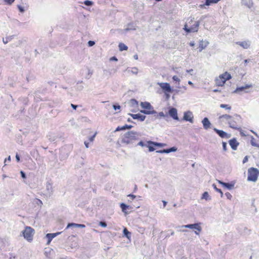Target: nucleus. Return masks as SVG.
<instances>
[{
	"label": "nucleus",
	"mask_w": 259,
	"mask_h": 259,
	"mask_svg": "<svg viewBox=\"0 0 259 259\" xmlns=\"http://www.w3.org/2000/svg\"><path fill=\"white\" fill-rule=\"evenodd\" d=\"M138 135L137 133L133 131H129L125 133L122 137L121 142L126 144H130L132 143L133 140H137Z\"/></svg>",
	"instance_id": "nucleus-1"
},
{
	"label": "nucleus",
	"mask_w": 259,
	"mask_h": 259,
	"mask_svg": "<svg viewBox=\"0 0 259 259\" xmlns=\"http://www.w3.org/2000/svg\"><path fill=\"white\" fill-rule=\"evenodd\" d=\"M141 106L144 110H141V113L149 115L153 113H156V111L154 110L153 107L151 104L148 102H142L141 103Z\"/></svg>",
	"instance_id": "nucleus-2"
},
{
	"label": "nucleus",
	"mask_w": 259,
	"mask_h": 259,
	"mask_svg": "<svg viewBox=\"0 0 259 259\" xmlns=\"http://www.w3.org/2000/svg\"><path fill=\"white\" fill-rule=\"evenodd\" d=\"M241 120L242 118L241 116L238 114H235L234 116H233V118L228 121V124L230 128L236 130H240V128L237 126V124L241 122Z\"/></svg>",
	"instance_id": "nucleus-3"
},
{
	"label": "nucleus",
	"mask_w": 259,
	"mask_h": 259,
	"mask_svg": "<svg viewBox=\"0 0 259 259\" xmlns=\"http://www.w3.org/2000/svg\"><path fill=\"white\" fill-rule=\"evenodd\" d=\"M259 175V170L256 168L250 167L248 169L247 180L256 182Z\"/></svg>",
	"instance_id": "nucleus-4"
},
{
	"label": "nucleus",
	"mask_w": 259,
	"mask_h": 259,
	"mask_svg": "<svg viewBox=\"0 0 259 259\" xmlns=\"http://www.w3.org/2000/svg\"><path fill=\"white\" fill-rule=\"evenodd\" d=\"M25 239L28 241H31L33 239V236L34 234V230L30 227H26L22 232Z\"/></svg>",
	"instance_id": "nucleus-5"
},
{
	"label": "nucleus",
	"mask_w": 259,
	"mask_h": 259,
	"mask_svg": "<svg viewBox=\"0 0 259 259\" xmlns=\"http://www.w3.org/2000/svg\"><path fill=\"white\" fill-rule=\"evenodd\" d=\"M199 24H200L199 21H195L194 24H193L192 25V26L190 28H188L187 25L185 24L184 26V29L187 33L195 32L198 31Z\"/></svg>",
	"instance_id": "nucleus-6"
},
{
	"label": "nucleus",
	"mask_w": 259,
	"mask_h": 259,
	"mask_svg": "<svg viewBox=\"0 0 259 259\" xmlns=\"http://www.w3.org/2000/svg\"><path fill=\"white\" fill-rule=\"evenodd\" d=\"M160 88L165 93H172L174 92V90L170 87L169 83L167 82H161L158 83Z\"/></svg>",
	"instance_id": "nucleus-7"
},
{
	"label": "nucleus",
	"mask_w": 259,
	"mask_h": 259,
	"mask_svg": "<svg viewBox=\"0 0 259 259\" xmlns=\"http://www.w3.org/2000/svg\"><path fill=\"white\" fill-rule=\"evenodd\" d=\"M53 183L51 181H48L46 185V194L49 196H51L54 192Z\"/></svg>",
	"instance_id": "nucleus-8"
},
{
	"label": "nucleus",
	"mask_w": 259,
	"mask_h": 259,
	"mask_svg": "<svg viewBox=\"0 0 259 259\" xmlns=\"http://www.w3.org/2000/svg\"><path fill=\"white\" fill-rule=\"evenodd\" d=\"M182 228H189L191 229H195L198 232H200L202 230L201 227H200L199 224L198 223H195V224H188L186 225H183L181 226Z\"/></svg>",
	"instance_id": "nucleus-9"
},
{
	"label": "nucleus",
	"mask_w": 259,
	"mask_h": 259,
	"mask_svg": "<svg viewBox=\"0 0 259 259\" xmlns=\"http://www.w3.org/2000/svg\"><path fill=\"white\" fill-rule=\"evenodd\" d=\"M183 119L191 123L193 122V115L191 111H188L184 112Z\"/></svg>",
	"instance_id": "nucleus-10"
},
{
	"label": "nucleus",
	"mask_w": 259,
	"mask_h": 259,
	"mask_svg": "<svg viewBox=\"0 0 259 259\" xmlns=\"http://www.w3.org/2000/svg\"><path fill=\"white\" fill-rule=\"evenodd\" d=\"M169 115L174 120H179V118L178 116V112L176 108L174 107H171L168 110Z\"/></svg>",
	"instance_id": "nucleus-11"
},
{
	"label": "nucleus",
	"mask_w": 259,
	"mask_h": 259,
	"mask_svg": "<svg viewBox=\"0 0 259 259\" xmlns=\"http://www.w3.org/2000/svg\"><path fill=\"white\" fill-rule=\"evenodd\" d=\"M128 115L131 116L133 118V119H137L140 121H144L146 117L145 115L141 114L140 113H138V114L128 113Z\"/></svg>",
	"instance_id": "nucleus-12"
},
{
	"label": "nucleus",
	"mask_w": 259,
	"mask_h": 259,
	"mask_svg": "<svg viewBox=\"0 0 259 259\" xmlns=\"http://www.w3.org/2000/svg\"><path fill=\"white\" fill-rule=\"evenodd\" d=\"M218 182L222 186L225 188L228 189V190H232L235 185V183L234 182H231V183H226L220 180H218Z\"/></svg>",
	"instance_id": "nucleus-13"
},
{
	"label": "nucleus",
	"mask_w": 259,
	"mask_h": 259,
	"mask_svg": "<svg viewBox=\"0 0 259 259\" xmlns=\"http://www.w3.org/2000/svg\"><path fill=\"white\" fill-rule=\"evenodd\" d=\"M252 87V85L251 84H246L245 86L237 87L233 93H239L241 92H244L245 93H248V91H246V90Z\"/></svg>",
	"instance_id": "nucleus-14"
},
{
	"label": "nucleus",
	"mask_w": 259,
	"mask_h": 259,
	"mask_svg": "<svg viewBox=\"0 0 259 259\" xmlns=\"http://www.w3.org/2000/svg\"><path fill=\"white\" fill-rule=\"evenodd\" d=\"M228 142L231 148L234 150H236L239 145V143L235 138L230 139Z\"/></svg>",
	"instance_id": "nucleus-15"
},
{
	"label": "nucleus",
	"mask_w": 259,
	"mask_h": 259,
	"mask_svg": "<svg viewBox=\"0 0 259 259\" xmlns=\"http://www.w3.org/2000/svg\"><path fill=\"white\" fill-rule=\"evenodd\" d=\"M201 122L204 129L207 130L211 127V124L207 117H204Z\"/></svg>",
	"instance_id": "nucleus-16"
},
{
	"label": "nucleus",
	"mask_w": 259,
	"mask_h": 259,
	"mask_svg": "<svg viewBox=\"0 0 259 259\" xmlns=\"http://www.w3.org/2000/svg\"><path fill=\"white\" fill-rule=\"evenodd\" d=\"M120 207L121 209V210L123 212H124L125 214H128L130 213L127 210V209H131L133 208V207L130 206L124 203H121L120 204Z\"/></svg>",
	"instance_id": "nucleus-17"
},
{
	"label": "nucleus",
	"mask_w": 259,
	"mask_h": 259,
	"mask_svg": "<svg viewBox=\"0 0 259 259\" xmlns=\"http://www.w3.org/2000/svg\"><path fill=\"white\" fill-rule=\"evenodd\" d=\"M61 233V232H57L55 233L47 234L46 238L48 239L47 244H49L54 238L60 234Z\"/></svg>",
	"instance_id": "nucleus-18"
},
{
	"label": "nucleus",
	"mask_w": 259,
	"mask_h": 259,
	"mask_svg": "<svg viewBox=\"0 0 259 259\" xmlns=\"http://www.w3.org/2000/svg\"><path fill=\"white\" fill-rule=\"evenodd\" d=\"M85 227V226L84 224H76V223H69L67 225L65 230L70 228H84Z\"/></svg>",
	"instance_id": "nucleus-19"
},
{
	"label": "nucleus",
	"mask_w": 259,
	"mask_h": 259,
	"mask_svg": "<svg viewBox=\"0 0 259 259\" xmlns=\"http://www.w3.org/2000/svg\"><path fill=\"white\" fill-rule=\"evenodd\" d=\"M152 114H153L152 119L154 120H155L156 119H160L161 117H168L167 115H165L163 112H160L159 113H157L156 111V113H153Z\"/></svg>",
	"instance_id": "nucleus-20"
},
{
	"label": "nucleus",
	"mask_w": 259,
	"mask_h": 259,
	"mask_svg": "<svg viewBox=\"0 0 259 259\" xmlns=\"http://www.w3.org/2000/svg\"><path fill=\"white\" fill-rule=\"evenodd\" d=\"M213 130L222 138H225L227 135V133L223 130H218L215 127H214Z\"/></svg>",
	"instance_id": "nucleus-21"
},
{
	"label": "nucleus",
	"mask_w": 259,
	"mask_h": 259,
	"mask_svg": "<svg viewBox=\"0 0 259 259\" xmlns=\"http://www.w3.org/2000/svg\"><path fill=\"white\" fill-rule=\"evenodd\" d=\"M236 44L245 49H248L250 46V42L249 41H238Z\"/></svg>",
	"instance_id": "nucleus-22"
},
{
	"label": "nucleus",
	"mask_w": 259,
	"mask_h": 259,
	"mask_svg": "<svg viewBox=\"0 0 259 259\" xmlns=\"http://www.w3.org/2000/svg\"><path fill=\"white\" fill-rule=\"evenodd\" d=\"M241 5L250 9L253 6V2L252 0H241Z\"/></svg>",
	"instance_id": "nucleus-23"
},
{
	"label": "nucleus",
	"mask_w": 259,
	"mask_h": 259,
	"mask_svg": "<svg viewBox=\"0 0 259 259\" xmlns=\"http://www.w3.org/2000/svg\"><path fill=\"white\" fill-rule=\"evenodd\" d=\"M225 80L222 79L221 75L219 76V78L215 79V83L219 87H222L225 83Z\"/></svg>",
	"instance_id": "nucleus-24"
},
{
	"label": "nucleus",
	"mask_w": 259,
	"mask_h": 259,
	"mask_svg": "<svg viewBox=\"0 0 259 259\" xmlns=\"http://www.w3.org/2000/svg\"><path fill=\"white\" fill-rule=\"evenodd\" d=\"M220 75L223 79L225 80V81H226L227 80H229L232 78L231 74L228 73L227 72H226Z\"/></svg>",
	"instance_id": "nucleus-25"
},
{
	"label": "nucleus",
	"mask_w": 259,
	"mask_h": 259,
	"mask_svg": "<svg viewBox=\"0 0 259 259\" xmlns=\"http://www.w3.org/2000/svg\"><path fill=\"white\" fill-rule=\"evenodd\" d=\"M208 44V42L207 41L204 42L202 40L200 41L199 42V48L200 49L199 51L201 52L202 50L204 49L207 47Z\"/></svg>",
	"instance_id": "nucleus-26"
},
{
	"label": "nucleus",
	"mask_w": 259,
	"mask_h": 259,
	"mask_svg": "<svg viewBox=\"0 0 259 259\" xmlns=\"http://www.w3.org/2000/svg\"><path fill=\"white\" fill-rule=\"evenodd\" d=\"M129 104L131 107H137L138 105V102L135 99H132L129 101Z\"/></svg>",
	"instance_id": "nucleus-27"
},
{
	"label": "nucleus",
	"mask_w": 259,
	"mask_h": 259,
	"mask_svg": "<svg viewBox=\"0 0 259 259\" xmlns=\"http://www.w3.org/2000/svg\"><path fill=\"white\" fill-rule=\"evenodd\" d=\"M123 233L125 237L128 239L131 237V233L128 231L126 228H124L123 230Z\"/></svg>",
	"instance_id": "nucleus-28"
},
{
	"label": "nucleus",
	"mask_w": 259,
	"mask_h": 259,
	"mask_svg": "<svg viewBox=\"0 0 259 259\" xmlns=\"http://www.w3.org/2000/svg\"><path fill=\"white\" fill-rule=\"evenodd\" d=\"M136 29V25H135L133 23H129L127 25V28L125 29L126 31H128L130 30H135Z\"/></svg>",
	"instance_id": "nucleus-29"
},
{
	"label": "nucleus",
	"mask_w": 259,
	"mask_h": 259,
	"mask_svg": "<svg viewBox=\"0 0 259 259\" xmlns=\"http://www.w3.org/2000/svg\"><path fill=\"white\" fill-rule=\"evenodd\" d=\"M118 48L120 51H123L127 50L128 49L127 46H126L125 44L120 42L118 45Z\"/></svg>",
	"instance_id": "nucleus-30"
},
{
	"label": "nucleus",
	"mask_w": 259,
	"mask_h": 259,
	"mask_svg": "<svg viewBox=\"0 0 259 259\" xmlns=\"http://www.w3.org/2000/svg\"><path fill=\"white\" fill-rule=\"evenodd\" d=\"M14 37V35H10L7 36L6 38H3V41L4 44H7L8 42L10 41L11 40H12Z\"/></svg>",
	"instance_id": "nucleus-31"
},
{
	"label": "nucleus",
	"mask_w": 259,
	"mask_h": 259,
	"mask_svg": "<svg viewBox=\"0 0 259 259\" xmlns=\"http://www.w3.org/2000/svg\"><path fill=\"white\" fill-rule=\"evenodd\" d=\"M149 143V144H152L155 146H157L158 147H162L166 146L165 144L161 143H158V142H153V141H150Z\"/></svg>",
	"instance_id": "nucleus-32"
},
{
	"label": "nucleus",
	"mask_w": 259,
	"mask_h": 259,
	"mask_svg": "<svg viewBox=\"0 0 259 259\" xmlns=\"http://www.w3.org/2000/svg\"><path fill=\"white\" fill-rule=\"evenodd\" d=\"M222 118H225L228 121L229 120H230V119H232V118H233V116L231 115H230L229 114H223L222 115H221L219 117L220 119H221Z\"/></svg>",
	"instance_id": "nucleus-33"
},
{
	"label": "nucleus",
	"mask_w": 259,
	"mask_h": 259,
	"mask_svg": "<svg viewBox=\"0 0 259 259\" xmlns=\"http://www.w3.org/2000/svg\"><path fill=\"white\" fill-rule=\"evenodd\" d=\"M150 141H147V147L148 148V150L149 152H153L154 151L155 149L154 148V145H153L152 144H149V142Z\"/></svg>",
	"instance_id": "nucleus-34"
},
{
	"label": "nucleus",
	"mask_w": 259,
	"mask_h": 259,
	"mask_svg": "<svg viewBox=\"0 0 259 259\" xmlns=\"http://www.w3.org/2000/svg\"><path fill=\"white\" fill-rule=\"evenodd\" d=\"M202 199H204L206 200H209L211 199V197L209 196L207 192H204L202 195Z\"/></svg>",
	"instance_id": "nucleus-35"
},
{
	"label": "nucleus",
	"mask_w": 259,
	"mask_h": 259,
	"mask_svg": "<svg viewBox=\"0 0 259 259\" xmlns=\"http://www.w3.org/2000/svg\"><path fill=\"white\" fill-rule=\"evenodd\" d=\"M211 4H212L211 0H205V3L202 5H200L199 7L200 8H203L205 6H210Z\"/></svg>",
	"instance_id": "nucleus-36"
},
{
	"label": "nucleus",
	"mask_w": 259,
	"mask_h": 259,
	"mask_svg": "<svg viewBox=\"0 0 259 259\" xmlns=\"http://www.w3.org/2000/svg\"><path fill=\"white\" fill-rule=\"evenodd\" d=\"M211 4H212L211 0H205V3L202 5H200L199 7L200 8H203L205 6H210Z\"/></svg>",
	"instance_id": "nucleus-37"
},
{
	"label": "nucleus",
	"mask_w": 259,
	"mask_h": 259,
	"mask_svg": "<svg viewBox=\"0 0 259 259\" xmlns=\"http://www.w3.org/2000/svg\"><path fill=\"white\" fill-rule=\"evenodd\" d=\"M212 187H213V189H214L217 192H219V193H220V194H221V197H223L224 194H223V193L222 191L221 190V189L218 188L217 187L216 185H215V184H213L212 185Z\"/></svg>",
	"instance_id": "nucleus-38"
},
{
	"label": "nucleus",
	"mask_w": 259,
	"mask_h": 259,
	"mask_svg": "<svg viewBox=\"0 0 259 259\" xmlns=\"http://www.w3.org/2000/svg\"><path fill=\"white\" fill-rule=\"evenodd\" d=\"M220 107L222 108H225L226 109V110H231V106H230L228 104H222L220 105Z\"/></svg>",
	"instance_id": "nucleus-39"
},
{
	"label": "nucleus",
	"mask_w": 259,
	"mask_h": 259,
	"mask_svg": "<svg viewBox=\"0 0 259 259\" xmlns=\"http://www.w3.org/2000/svg\"><path fill=\"white\" fill-rule=\"evenodd\" d=\"M250 143L252 146L259 148V145L255 142L254 138L252 136L250 140Z\"/></svg>",
	"instance_id": "nucleus-40"
},
{
	"label": "nucleus",
	"mask_w": 259,
	"mask_h": 259,
	"mask_svg": "<svg viewBox=\"0 0 259 259\" xmlns=\"http://www.w3.org/2000/svg\"><path fill=\"white\" fill-rule=\"evenodd\" d=\"M137 146H140L141 147H147V141L146 142H143L142 141H140L137 145Z\"/></svg>",
	"instance_id": "nucleus-41"
},
{
	"label": "nucleus",
	"mask_w": 259,
	"mask_h": 259,
	"mask_svg": "<svg viewBox=\"0 0 259 259\" xmlns=\"http://www.w3.org/2000/svg\"><path fill=\"white\" fill-rule=\"evenodd\" d=\"M83 4L87 6H91L93 5L94 3L92 1L86 0L84 2Z\"/></svg>",
	"instance_id": "nucleus-42"
},
{
	"label": "nucleus",
	"mask_w": 259,
	"mask_h": 259,
	"mask_svg": "<svg viewBox=\"0 0 259 259\" xmlns=\"http://www.w3.org/2000/svg\"><path fill=\"white\" fill-rule=\"evenodd\" d=\"M14 2L15 0H4V2L5 3V4L10 6L12 5Z\"/></svg>",
	"instance_id": "nucleus-43"
},
{
	"label": "nucleus",
	"mask_w": 259,
	"mask_h": 259,
	"mask_svg": "<svg viewBox=\"0 0 259 259\" xmlns=\"http://www.w3.org/2000/svg\"><path fill=\"white\" fill-rule=\"evenodd\" d=\"M133 127V125H127V124H125L124 125L122 126V128L123 131V130H126L127 129H131Z\"/></svg>",
	"instance_id": "nucleus-44"
},
{
	"label": "nucleus",
	"mask_w": 259,
	"mask_h": 259,
	"mask_svg": "<svg viewBox=\"0 0 259 259\" xmlns=\"http://www.w3.org/2000/svg\"><path fill=\"white\" fill-rule=\"evenodd\" d=\"M131 72L134 74H137L138 73V69L137 67H133L132 68Z\"/></svg>",
	"instance_id": "nucleus-45"
},
{
	"label": "nucleus",
	"mask_w": 259,
	"mask_h": 259,
	"mask_svg": "<svg viewBox=\"0 0 259 259\" xmlns=\"http://www.w3.org/2000/svg\"><path fill=\"white\" fill-rule=\"evenodd\" d=\"M17 8L21 13H23L25 12V9L24 7H23L22 6L20 5H18Z\"/></svg>",
	"instance_id": "nucleus-46"
},
{
	"label": "nucleus",
	"mask_w": 259,
	"mask_h": 259,
	"mask_svg": "<svg viewBox=\"0 0 259 259\" xmlns=\"http://www.w3.org/2000/svg\"><path fill=\"white\" fill-rule=\"evenodd\" d=\"M223 149L224 151H226L227 150V144L225 142H222Z\"/></svg>",
	"instance_id": "nucleus-47"
},
{
	"label": "nucleus",
	"mask_w": 259,
	"mask_h": 259,
	"mask_svg": "<svg viewBox=\"0 0 259 259\" xmlns=\"http://www.w3.org/2000/svg\"><path fill=\"white\" fill-rule=\"evenodd\" d=\"M99 225L102 227H106L107 226V223L105 221H101L99 222Z\"/></svg>",
	"instance_id": "nucleus-48"
},
{
	"label": "nucleus",
	"mask_w": 259,
	"mask_h": 259,
	"mask_svg": "<svg viewBox=\"0 0 259 259\" xmlns=\"http://www.w3.org/2000/svg\"><path fill=\"white\" fill-rule=\"evenodd\" d=\"M113 108L115 110H116L117 109H120L121 106L119 104H114L113 105Z\"/></svg>",
	"instance_id": "nucleus-49"
},
{
	"label": "nucleus",
	"mask_w": 259,
	"mask_h": 259,
	"mask_svg": "<svg viewBox=\"0 0 259 259\" xmlns=\"http://www.w3.org/2000/svg\"><path fill=\"white\" fill-rule=\"evenodd\" d=\"M177 150H178V148L175 146L169 148L170 152H176L177 151Z\"/></svg>",
	"instance_id": "nucleus-50"
},
{
	"label": "nucleus",
	"mask_w": 259,
	"mask_h": 259,
	"mask_svg": "<svg viewBox=\"0 0 259 259\" xmlns=\"http://www.w3.org/2000/svg\"><path fill=\"white\" fill-rule=\"evenodd\" d=\"M225 195H226V196L227 197V198L228 199H229V200H231V198H232V195H231V193H229V192H226V193H225Z\"/></svg>",
	"instance_id": "nucleus-51"
},
{
	"label": "nucleus",
	"mask_w": 259,
	"mask_h": 259,
	"mask_svg": "<svg viewBox=\"0 0 259 259\" xmlns=\"http://www.w3.org/2000/svg\"><path fill=\"white\" fill-rule=\"evenodd\" d=\"M20 175H21V177L23 179H25L26 178V174L25 173L24 171H23L22 170L20 171Z\"/></svg>",
	"instance_id": "nucleus-52"
},
{
	"label": "nucleus",
	"mask_w": 259,
	"mask_h": 259,
	"mask_svg": "<svg viewBox=\"0 0 259 259\" xmlns=\"http://www.w3.org/2000/svg\"><path fill=\"white\" fill-rule=\"evenodd\" d=\"M49 139L50 140V141L54 142L56 139L55 137L54 136L52 137L51 135H49Z\"/></svg>",
	"instance_id": "nucleus-53"
},
{
	"label": "nucleus",
	"mask_w": 259,
	"mask_h": 259,
	"mask_svg": "<svg viewBox=\"0 0 259 259\" xmlns=\"http://www.w3.org/2000/svg\"><path fill=\"white\" fill-rule=\"evenodd\" d=\"M97 133H95L92 136L90 137L89 138V140L90 142H93L94 140V139L96 136Z\"/></svg>",
	"instance_id": "nucleus-54"
},
{
	"label": "nucleus",
	"mask_w": 259,
	"mask_h": 259,
	"mask_svg": "<svg viewBox=\"0 0 259 259\" xmlns=\"http://www.w3.org/2000/svg\"><path fill=\"white\" fill-rule=\"evenodd\" d=\"M88 44L89 47H92L95 45V42L94 41L89 40Z\"/></svg>",
	"instance_id": "nucleus-55"
},
{
	"label": "nucleus",
	"mask_w": 259,
	"mask_h": 259,
	"mask_svg": "<svg viewBox=\"0 0 259 259\" xmlns=\"http://www.w3.org/2000/svg\"><path fill=\"white\" fill-rule=\"evenodd\" d=\"M172 79L174 81H178V82L180 81V79L176 75L172 77ZM179 84H180V83H179Z\"/></svg>",
	"instance_id": "nucleus-56"
},
{
	"label": "nucleus",
	"mask_w": 259,
	"mask_h": 259,
	"mask_svg": "<svg viewBox=\"0 0 259 259\" xmlns=\"http://www.w3.org/2000/svg\"><path fill=\"white\" fill-rule=\"evenodd\" d=\"M110 61H117L118 59L115 56H113L109 59Z\"/></svg>",
	"instance_id": "nucleus-57"
},
{
	"label": "nucleus",
	"mask_w": 259,
	"mask_h": 259,
	"mask_svg": "<svg viewBox=\"0 0 259 259\" xmlns=\"http://www.w3.org/2000/svg\"><path fill=\"white\" fill-rule=\"evenodd\" d=\"M248 156H245L242 161L243 163H245L247 162L248 161Z\"/></svg>",
	"instance_id": "nucleus-58"
},
{
	"label": "nucleus",
	"mask_w": 259,
	"mask_h": 259,
	"mask_svg": "<svg viewBox=\"0 0 259 259\" xmlns=\"http://www.w3.org/2000/svg\"><path fill=\"white\" fill-rule=\"evenodd\" d=\"M123 131L122 130V126H118L115 130V132H118V131Z\"/></svg>",
	"instance_id": "nucleus-59"
},
{
	"label": "nucleus",
	"mask_w": 259,
	"mask_h": 259,
	"mask_svg": "<svg viewBox=\"0 0 259 259\" xmlns=\"http://www.w3.org/2000/svg\"><path fill=\"white\" fill-rule=\"evenodd\" d=\"M163 152H164V153H170V150H169V148L163 149Z\"/></svg>",
	"instance_id": "nucleus-60"
},
{
	"label": "nucleus",
	"mask_w": 259,
	"mask_h": 259,
	"mask_svg": "<svg viewBox=\"0 0 259 259\" xmlns=\"http://www.w3.org/2000/svg\"><path fill=\"white\" fill-rule=\"evenodd\" d=\"M127 196L130 197V198H131L132 200L135 199L136 198V195H135L134 194H128L127 195Z\"/></svg>",
	"instance_id": "nucleus-61"
},
{
	"label": "nucleus",
	"mask_w": 259,
	"mask_h": 259,
	"mask_svg": "<svg viewBox=\"0 0 259 259\" xmlns=\"http://www.w3.org/2000/svg\"><path fill=\"white\" fill-rule=\"evenodd\" d=\"M71 106L74 110H76L78 107V105L71 104Z\"/></svg>",
	"instance_id": "nucleus-62"
},
{
	"label": "nucleus",
	"mask_w": 259,
	"mask_h": 259,
	"mask_svg": "<svg viewBox=\"0 0 259 259\" xmlns=\"http://www.w3.org/2000/svg\"><path fill=\"white\" fill-rule=\"evenodd\" d=\"M16 159L17 162H19L20 160V156L17 153L16 155Z\"/></svg>",
	"instance_id": "nucleus-63"
},
{
	"label": "nucleus",
	"mask_w": 259,
	"mask_h": 259,
	"mask_svg": "<svg viewBox=\"0 0 259 259\" xmlns=\"http://www.w3.org/2000/svg\"><path fill=\"white\" fill-rule=\"evenodd\" d=\"M11 161V157L9 156L7 158H6L5 160V162H6L7 161Z\"/></svg>",
	"instance_id": "nucleus-64"
}]
</instances>
